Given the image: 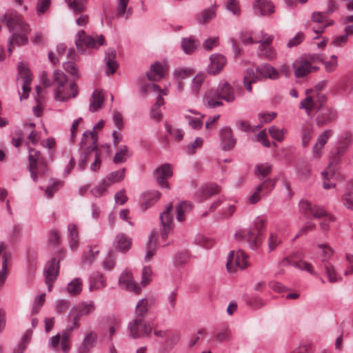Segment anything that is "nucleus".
Returning <instances> with one entry per match:
<instances>
[{
  "label": "nucleus",
  "instance_id": "obj_1",
  "mask_svg": "<svg viewBox=\"0 0 353 353\" xmlns=\"http://www.w3.org/2000/svg\"><path fill=\"white\" fill-rule=\"evenodd\" d=\"M80 157L78 161V168L84 170L86 168L87 157H94L90 164V170L92 172L98 171L101 166L102 151L97 145V137L90 130L83 132L79 144Z\"/></svg>",
  "mask_w": 353,
  "mask_h": 353
},
{
  "label": "nucleus",
  "instance_id": "obj_2",
  "mask_svg": "<svg viewBox=\"0 0 353 353\" xmlns=\"http://www.w3.org/2000/svg\"><path fill=\"white\" fill-rule=\"evenodd\" d=\"M299 108L305 109L306 114L310 116L315 110V122L318 126L328 125L334 122L338 117L337 112L327 105H318L312 97H307L299 104Z\"/></svg>",
  "mask_w": 353,
  "mask_h": 353
},
{
  "label": "nucleus",
  "instance_id": "obj_3",
  "mask_svg": "<svg viewBox=\"0 0 353 353\" xmlns=\"http://www.w3.org/2000/svg\"><path fill=\"white\" fill-rule=\"evenodd\" d=\"M256 74L254 70L248 68L246 70L245 75L243 77V85L245 89L251 92L252 88V84L256 82L259 77L264 79H270L272 80L278 79L280 77L279 71L269 63H262L256 68Z\"/></svg>",
  "mask_w": 353,
  "mask_h": 353
},
{
  "label": "nucleus",
  "instance_id": "obj_4",
  "mask_svg": "<svg viewBox=\"0 0 353 353\" xmlns=\"http://www.w3.org/2000/svg\"><path fill=\"white\" fill-rule=\"evenodd\" d=\"M299 207L306 218L323 219L320 221V227L325 232L329 230L330 223L333 222L335 219L334 216L327 213L323 208L313 205L306 200H301Z\"/></svg>",
  "mask_w": 353,
  "mask_h": 353
},
{
  "label": "nucleus",
  "instance_id": "obj_5",
  "mask_svg": "<svg viewBox=\"0 0 353 353\" xmlns=\"http://www.w3.org/2000/svg\"><path fill=\"white\" fill-rule=\"evenodd\" d=\"M266 220L263 216H257L250 225L248 231L247 242L252 250H256L265 238Z\"/></svg>",
  "mask_w": 353,
  "mask_h": 353
},
{
  "label": "nucleus",
  "instance_id": "obj_6",
  "mask_svg": "<svg viewBox=\"0 0 353 353\" xmlns=\"http://www.w3.org/2000/svg\"><path fill=\"white\" fill-rule=\"evenodd\" d=\"M152 327L142 318H134L127 326V332L132 339L148 337L152 333Z\"/></svg>",
  "mask_w": 353,
  "mask_h": 353
},
{
  "label": "nucleus",
  "instance_id": "obj_7",
  "mask_svg": "<svg viewBox=\"0 0 353 353\" xmlns=\"http://www.w3.org/2000/svg\"><path fill=\"white\" fill-rule=\"evenodd\" d=\"M75 44L77 50L81 52H83L85 48H96L100 46L104 45L105 38L102 34H101L99 37L98 40L95 41L92 37L86 35L83 30H81L77 34Z\"/></svg>",
  "mask_w": 353,
  "mask_h": 353
},
{
  "label": "nucleus",
  "instance_id": "obj_8",
  "mask_svg": "<svg viewBox=\"0 0 353 353\" xmlns=\"http://www.w3.org/2000/svg\"><path fill=\"white\" fill-rule=\"evenodd\" d=\"M248 265V256L243 250H238L235 254L231 251L228 256L226 268L229 272H233L236 268L245 269Z\"/></svg>",
  "mask_w": 353,
  "mask_h": 353
},
{
  "label": "nucleus",
  "instance_id": "obj_9",
  "mask_svg": "<svg viewBox=\"0 0 353 353\" xmlns=\"http://www.w3.org/2000/svg\"><path fill=\"white\" fill-rule=\"evenodd\" d=\"M292 68L296 78L306 77L312 72L319 70L317 65H310L309 61L303 56L295 59L292 64Z\"/></svg>",
  "mask_w": 353,
  "mask_h": 353
},
{
  "label": "nucleus",
  "instance_id": "obj_10",
  "mask_svg": "<svg viewBox=\"0 0 353 353\" xmlns=\"http://www.w3.org/2000/svg\"><path fill=\"white\" fill-rule=\"evenodd\" d=\"M59 271V261L55 258L48 261L43 270V274L48 291L52 290L54 282L56 281Z\"/></svg>",
  "mask_w": 353,
  "mask_h": 353
},
{
  "label": "nucleus",
  "instance_id": "obj_11",
  "mask_svg": "<svg viewBox=\"0 0 353 353\" xmlns=\"http://www.w3.org/2000/svg\"><path fill=\"white\" fill-rule=\"evenodd\" d=\"M154 174L155 180L160 188L170 189V185L166 179L171 177L173 174L172 166L170 164L165 163L158 167L155 170Z\"/></svg>",
  "mask_w": 353,
  "mask_h": 353
},
{
  "label": "nucleus",
  "instance_id": "obj_12",
  "mask_svg": "<svg viewBox=\"0 0 353 353\" xmlns=\"http://www.w3.org/2000/svg\"><path fill=\"white\" fill-rule=\"evenodd\" d=\"M219 141L221 148L224 151H229L235 146L236 139L233 137L230 127L225 126L219 130Z\"/></svg>",
  "mask_w": 353,
  "mask_h": 353
},
{
  "label": "nucleus",
  "instance_id": "obj_13",
  "mask_svg": "<svg viewBox=\"0 0 353 353\" xmlns=\"http://www.w3.org/2000/svg\"><path fill=\"white\" fill-rule=\"evenodd\" d=\"M172 208V204H169L166 210L160 214V220L162 225L161 232V237L163 239L168 237L173 228V217L170 214Z\"/></svg>",
  "mask_w": 353,
  "mask_h": 353
},
{
  "label": "nucleus",
  "instance_id": "obj_14",
  "mask_svg": "<svg viewBox=\"0 0 353 353\" xmlns=\"http://www.w3.org/2000/svg\"><path fill=\"white\" fill-rule=\"evenodd\" d=\"M1 22L7 26L10 32H13L18 28L21 29L24 32L28 28L27 25L25 24L17 14L12 13H6L1 19Z\"/></svg>",
  "mask_w": 353,
  "mask_h": 353
},
{
  "label": "nucleus",
  "instance_id": "obj_15",
  "mask_svg": "<svg viewBox=\"0 0 353 353\" xmlns=\"http://www.w3.org/2000/svg\"><path fill=\"white\" fill-rule=\"evenodd\" d=\"M56 86L55 90V99H64L63 94V86L65 85L68 83L67 75L61 70H55L53 72V82H52Z\"/></svg>",
  "mask_w": 353,
  "mask_h": 353
},
{
  "label": "nucleus",
  "instance_id": "obj_16",
  "mask_svg": "<svg viewBox=\"0 0 353 353\" xmlns=\"http://www.w3.org/2000/svg\"><path fill=\"white\" fill-rule=\"evenodd\" d=\"M119 285L122 289L132 291L137 294L141 291L140 288L134 281L132 274L127 271L121 273L119 279Z\"/></svg>",
  "mask_w": 353,
  "mask_h": 353
},
{
  "label": "nucleus",
  "instance_id": "obj_17",
  "mask_svg": "<svg viewBox=\"0 0 353 353\" xmlns=\"http://www.w3.org/2000/svg\"><path fill=\"white\" fill-rule=\"evenodd\" d=\"M216 90L221 100H225L228 103L234 101L236 99L234 90L227 81H221Z\"/></svg>",
  "mask_w": 353,
  "mask_h": 353
},
{
  "label": "nucleus",
  "instance_id": "obj_18",
  "mask_svg": "<svg viewBox=\"0 0 353 353\" xmlns=\"http://www.w3.org/2000/svg\"><path fill=\"white\" fill-rule=\"evenodd\" d=\"M97 338V334L94 332L87 333L83 341L77 347V353H89L90 350L96 345Z\"/></svg>",
  "mask_w": 353,
  "mask_h": 353
},
{
  "label": "nucleus",
  "instance_id": "obj_19",
  "mask_svg": "<svg viewBox=\"0 0 353 353\" xmlns=\"http://www.w3.org/2000/svg\"><path fill=\"white\" fill-rule=\"evenodd\" d=\"M210 63L208 67V72L210 74H216L223 68L226 63L224 56L219 54H213L210 57Z\"/></svg>",
  "mask_w": 353,
  "mask_h": 353
},
{
  "label": "nucleus",
  "instance_id": "obj_20",
  "mask_svg": "<svg viewBox=\"0 0 353 353\" xmlns=\"http://www.w3.org/2000/svg\"><path fill=\"white\" fill-rule=\"evenodd\" d=\"M203 104L209 108H215L223 105L216 90H210L205 94Z\"/></svg>",
  "mask_w": 353,
  "mask_h": 353
},
{
  "label": "nucleus",
  "instance_id": "obj_21",
  "mask_svg": "<svg viewBox=\"0 0 353 353\" xmlns=\"http://www.w3.org/2000/svg\"><path fill=\"white\" fill-rule=\"evenodd\" d=\"M216 15V6L213 5L203 10L196 16V22L200 25H205L215 18Z\"/></svg>",
  "mask_w": 353,
  "mask_h": 353
},
{
  "label": "nucleus",
  "instance_id": "obj_22",
  "mask_svg": "<svg viewBox=\"0 0 353 353\" xmlns=\"http://www.w3.org/2000/svg\"><path fill=\"white\" fill-rule=\"evenodd\" d=\"M116 56L117 52L114 48H108L105 53L104 58V61L106 62L108 66V74H113L119 66L117 62L115 61Z\"/></svg>",
  "mask_w": 353,
  "mask_h": 353
},
{
  "label": "nucleus",
  "instance_id": "obj_23",
  "mask_svg": "<svg viewBox=\"0 0 353 353\" xmlns=\"http://www.w3.org/2000/svg\"><path fill=\"white\" fill-rule=\"evenodd\" d=\"M165 72V69L163 65L156 61L154 64L151 65L150 69L147 72L146 75L150 80L157 81L164 77Z\"/></svg>",
  "mask_w": 353,
  "mask_h": 353
},
{
  "label": "nucleus",
  "instance_id": "obj_24",
  "mask_svg": "<svg viewBox=\"0 0 353 353\" xmlns=\"http://www.w3.org/2000/svg\"><path fill=\"white\" fill-rule=\"evenodd\" d=\"M125 171L126 169L123 168L120 170L109 173L103 179V183L106 185V186L110 187L114 183H119L124 179Z\"/></svg>",
  "mask_w": 353,
  "mask_h": 353
},
{
  "label": "nucleus",
  "instance_id": "obj_25",
  "mask_svg": "<svg viewBox=\"0 0 353 353\" xmlns=\"http://www.w3.org/2000/svg\"><path fill=\"white\" fill-rule=\"evenodd\" d=\"M333 165L334 162H330L326 169L321 172L323 179V187L325 190H328L336 185V183L329 182L330 180L335 176L336 171L337 170V168H333Z\"/></svg>",
  "mask_w": 353,
  "mask_h": 353
},
{
  "label": "nucleus",
  "instance_id": "obj_26",
  "mask_svg": "<svg viewBox=\"0 0 353 353\" xmlns=\"http://www.w3.org/2000/svg\"><path fill=\"white\" fill-rule=\"evenodd\" d=\"M314 134V128L312 123H305L301 128V145L303 147L308 145L312 139Z\"/></svg>",
  "mask_w": 353,
  "mask_h": 353
},
{
  "label": "nucleus",
  "instance_id": "obj_27",
  "mask_svg": "<svg viewBox=\"0 0 353 353\" xmlns=\"http://www.w3.org/2000/svg\"><path fill=\"white\" fill-rule=\"evenodd\" d=\"M161 196V193L157 190H154L148 192H145L143 195V201L141 203V208L146 210L153 205Z\"/></svg>",
  "mask_w": 353,
  "mask_h": 353
},
{
  "label": "nucleus",
  "instance_id": "obj_28",
  "mask_svg": "<svg viewBox=\"0 0 353 353\" xmlns=\"http://www.w3.org/2000/svg\"><path fill=\"white\" fill-rule=\"evenodd\" d=\"M28 42V37L24 32L17 33L13 32L9 38L8 50L10 53L12 52V48L15 46L24 45Z\"/></svg>",
  "mask_w": 353,
  "mask_h": 353
},
{
  "label": "nucleus",
  "instance_id": "obj_29",
  "mask_svg": "<svg viewBox=\"0 0 353 353\" xmlns=\"http://www.w3.org/2000/svg\"><path fill=\"white\" fill-rule=\"evenodd\" d=\"M63 88L62 95H63L65 99H55L56 101L65 102L71 98H75L79 94L78 87L75 82H70L69 84L67 83L65 85L63 86Z\"/></svg>",
  "mask_w": 353,
  "mask_h": 353
},
{
  "label": "nucleus",
  "instance_id": "obj_30",
  "mask_svg": "<svg viewBox=\"0 0 353 353\" xmlns=\"http://www.w3.org/2000/svg\"><path fill=\"white\" fill-rule=\"evenodd\" d=\"M131 239L123 234H117L114 239L115 248L120 252H126L131 248Z\"/></svg>",
  "mask_w": 353,
  "mask_h": 353
},
{
  "label": "nucleus",
  "instance_id": "obj_31",
  "mask_svg": "<svg viewBox=\"0 0 353 353\" xmlns=\"http://www.w3.org/2000/svg\"><path fill=\"white\" fill-rule=\"evenodd\" d=\"M68 239L70 248L77 249L79 245L78 228L74 223H70L68 226Z\"/></svg>",
  "mask_w": 353,
  "mask_h": 353
},
{
  "label": "nucleus",
  "instance_id": "obj_32",
  "mask_svg": "<svg viewBox=\"0 0 353 353\" xmlns=\"http://www.w3.org/2000/svg\"><path fill=\"white\" fill-rule=\"evenodd\" d=\"M346 141L343 143H341L336 149L334 154V158L331 162H334L333 168H337V165L340 161V157L345 154L347 150L349 145L351 143V139L346 137Z\"/></svg>",
  "mask_w": 353,
  "mask_h": 353
},
{
  "label": "nucleus",
  "instance_id": "obj_33",
  "mask_svg": "<svg viewBox=\"0 0 353 353\" xmlns=\"http://www.w3.org/2000/svg\"><path fill=\"white\" fill-rule=\"evenodd\" d=\"M130 155L128 146L125 145H120L113 157V162L115 164L125 163Z\"/></svg>",
  "mask_w": 353,
  "mask_h": 353
},
{
  "label": "nucleus",
  "instance_id": "obj_34",
  "mask_svg": "<svg viewBox=\"0 0 353 353\" xmlns=\"http://www.w3.org/2000/svg\"><path fill=\"white\" fill-rule=\"evenodd\" d=\"M164 105V99L161 94H158L156 103L152 105L150 110V117L157 121H159L162 117V113L160 108Z\"/></svg>",
  "mask_w": 353,
  "mask_h": 353
},
{
  "label": "nucleus",
  "instance_id": "obj_35",
  "mask_svg": "<svg viewBox=\"0 0 353 353\" xmlns=\"http://www.w3.org/2000/svg\"><path fill=\"white\" fill-rule=\"evenodd\" d=\"M199 45V41L192 37L181 39V48L186 54H192Z\"/></svg>",
  "mask_w": 353,
  "mask_h": 353
},
{
  "label": "nucleus",
  "instance_id": "obj_36",
  "mask_svg": "<svg viewBox=\"0 0 353 353\" xmlns=\"http://www.w3.org/2000/svg\"><path fill=\"white\" fill-rule=\"evenodd\" d=\"M219 192V187L216 184H210L201 189V195L199 202H202L207 198Z\"/></svg>",
  "mask_w": 353,
  "mask_h": 353
},
{
  "label": "nucleus",
  "instance_id": "obj_37",
  "mask_svg": "<svg viewBox=\"0 0 353 353\" xmlns=\"http://www.w3.org/2000/svg\"><path fill=\"white\" fill-rule=\"evenodd\" d=\"M73 308L74 311H77L79 315L83 316L84 315H88L93 312L95 310V305L93 301H91L88 303L83 302L81 303H79Z\"/></svg>",
  "mask_w": 353,
  "mask_h": 353
},
{
  "label": "nucleus",
  "instance_id": "obj_38",
  "mask_svg": "<svg viewBox=\"0 0 353 353\" xmlns=\"http://www.w3.org/2000/svg\"><path fill=\"white\" fill-rule=\"evenodd\" d=\"M103 102V97L98 90H94L91 96L90 103V111L92 112L97 111Z\"/></svg>",
  "mask_w": 353,
  "mask_h": 353
},
{
  "label": "nucleus",
  "instance_id": "obj_39",
  "mask_svg": "<svg viewBox=\"0 0 353 353\" xmlns=\"http://www.w3.org/2000/svg\"><path fill=\"white\" fill-rule=\"evenodd\" d=\"M148 300L147 299H140L137 303L134 314L135 318H142L144 319V317L148 312Z\"/></svg>",
  "mask_w": 353,
  "mask_h": 353
},
{
  "label": "nucleus",
  "instance_id": "obj_40",
  "mask_svg": "<svg viewBox=\"0 0 353 353\" xmlns=\"http://www.w3.org/2000/svg\"><path fill=\"white\" fill-rule=\"evenodd\" d=\"M67 291L71 296H76L82 291V280L80 278L72 279L67 285Z\"/></svg>",
  "mask_w": 353,
  "mask_h": 353
},
{
  "label": "nucleus",
  "instance_id": "obj_41",
  "mask_svg": "<svg viewBox=\"0 0 353 353\" xmlns=\"http://www.w3.org/2000/svg\"><path fill=\"white\" fill-rule=\"evenodd\" d=\"M324 267L325 274L330 283H336L342 280V277L337 274L334 267L331 263L325 262Z\"/></svg>",
  "mask_w": 353,
  "mask_h": 353
},
{
  "label": "nucleus",
  "instance_id": "obj_42",
  "mask_svg": "<svg viewBox=\"0 0 353 353\" xmlns=\"http://www.w3.org/2000/svg\"><path fill=\"white\" fill-rule=\"evenodd\" d=\"M258 54L268 60H273L276 57L275 50L270 46L260 45L258 50Z\"/></svg>",
  "mask_w": 353,
  "mask_h": 353
},
{
  "label": "nucleus",
  "instance_id": "obj_43",
  "mask_svg": "<svg viewBox=\"0 0 353 353\" xmlns=\"http://www.w3.org/2000/svg\"><path fill=\"white\" fill-rule=\"evenodd\" d=\"M192 208V205L188 201H182L176 206V219L182 222L185 221V214L190 211Z\"/></svg>",
  "mask_w": 353,
  "mask_h": 353
},
{
  "label": "nucleus",
  "instance_id": "obj_44",
  "mask_svg": "<svg viewBox=\"0 0 353 353\" xmlns=\"http://www.w3.org/2000/svg\"><path fill=\"white\" fill-rule=\"evenodd\" d=\"M87 1L88 0H65L68 7L76 14L85 11Z\"/></svg>",
  "mask_w": 353,
  "mask_h": 353
},
{
  "label": "nucleus",
  "instance_id": "obj_45",
  "mask_svg": "<svg viewBox=\"0 0 353 353\" xmlns=\"http://www.w3.org/2000/svg\"><path fill=\"white\" fill-rule=\"evenodd\" d=\"M18 70L21 78L22 84L30 85L32 77L29 69L22 62H20L18 65Z\"/></svg>",
  "mask_w": 353,
  "mask_h": 353
},
{
  "label": "nucleus",
  "instance_id": "obj_46",
  "mask_svg": "<svg viewBox=\"0 0 353 353\" xmlns=\"http://www.w3.org/2000/svg\"><path fill=\"white\" fill-rule=\"evenodd\" d=\"M90 290L93 289H100L105 286V281L103 275L99 272H96L90 277Z\"/></svg>",
  "mask_w": 353,
  "mask_h": 353
},
{
  "label": "nucleus",
  "instance_id": "obj_47",
  "mask_svg": "<svg viewBox=\"0 0 353 353\" xmlns=\"http://www.w3.org/2000/svg\"><path fill=\"white\" fill-rule=\"evenodd\" d=\"M271 170L272 165L269 163L257 165L256 166L255 174L259 180H263L270 174Z\"/></svg>",
  "mask_w": 353,
  "mask_h": 353
},
{
  "label": "nucleus",
  "instance_id": "obj_48",
  "mask_svg": "<svg viewBox=\"0 0 353 353\" xmlns=\"http://www.w3.org/2000/svg\"><path fill=\"white\" fill-rule=\"evenodd\" d=\"M28 151H29L28 159H29V163H30L29 165H30L32 166H34V165L37 166V163H39L40 161V160L43 159L44 158L41 156L40 151H39L34 148H30L28 149Z\"/></svg>",
  "mask_w": 353,
  "mask_h": 353
},
{
  "label": "nucleus",
  "instance_id": "obj_49",
  "mask_svg": "<svg viewBox=\"0 0 353 353\" xmlns=\"http://www.w3.org/2000/svg\"><path fill=\"white\" fill-rule=\"evenodd\" d=\"M286 130L284 128L280 129L274 125L269 128V132L270 136L276 141L281 142L284 139V134L286 133Z\"/></svg>",
  "mask_w": 353,
  "mask_h": 353
},
{
  "label": "nucleus",
  "instance_id": "obj_50",
  "mask_svg": "<svg viewBox=\"0 0 353 353\" xmlns=\"http://www.w3.org/2000/svg\"><path fill=\"white\" fill-rule=\"evenodd\" d=\"M256 6L262 16L270 14L274 12V6L270 1H263Z\"/></svg>",
  "mask_w": 353,
  "mask_h": 353
},
{
  "label": "nucleus",
  "instance_id": "obj_51",
  "mask_svg": "<svg viewBox=\"0 0 353 353\" xmlns=\"http://www.w3.org/2000/svg\"><path fill=\"white\" fill-rule=\"evenodd\" d=\"M276 181V179H268L259 185V186H262L261 195L268 196L274 188Z\"/></svg>",
  "mask_w": 353,
  "mask_h": 353
},
{
  "label": "nucleus",
  "instance_id": "obj_52",
  "mask_svg": "<svg viewBox=\"0 0 353 353\" xmlns=\"http://www.w3.org/2000/svg\"><path fill=\"white\" fill-rule=\"evenodd\" d=\"M10 259V256L4 252L2 255V268L0 272V286L3 285L6 276V271L8 268V263Z\"/></svg>",
  "mask_w": 353,
  "mask_h": 353
},
{
  "label": "nucleus",
  "instance_id": "obj_53",
  "mask_svg": "<svg viewBox=\"0 0 353 353\" xmlns=\"http://www.w3.org/2000/svg\"><path fill=\"white\" fill-rule=\"evenodd\" d=\"M332 135L333 131L331 129H327L318 136L316 143L319 144L320 147H324Z\"/></svg>",
  "mask_w": 353,
  "mask_h": 353
},
{
  "label": "nucleus",
  "instance_id": "obj_54",
  "mask_svg": "<svg viewBox=\"0 0 353 353\" xmlns=\"http://www.w3.org/2000/svg\"><path fill=\"white\" fill-rule=\"evenodd\" d=\"M156 250V240L152 241V238L150 237L148 240V250L145 255V261H150L155 254Z\"/></svg>",
  "mask_w": 353,
  "mask_h": 353
},
{
  "label": "nucleus",
  "instance_id": "obj_55",
  "mask_svg": "<svg viewBox=\"0 0 353 353\" xmlns=\"http://www.w3.org/2000/svg\"><path fill=\"white\" fill-rule=\"evenodd\" d=\"M276 116V112H261L258 114L259 119L260 120V123L258 125L256 126V128L261 126L263 123H269L272 121Z\"/></svg>",
  "mask_w": 353,
  "mask_h": 353
},
{
  "label": "nucleus",
  "instance_id": "obj_56",
  "mask_svg": "<svg viewBox=\"0 0 353 353\" xmlns=\"http://www.w3.org/2000/svg\"><path fill=\"white\" fill-rule=\"evenodd\" d=\"M30 341V336L27 332L21 339L20 343L14 347V353H23Z\"/></svg>",
  "mask_w": 353,
  "mask_h": 353
},
{
  "label": "nucleus",
  "instance_id": "obj_57",
  "mask_svg": "<svg viewBox=\"0 0 353 353\" xmlns=\"http://www.w3.org/2000/svg\"><path fill=\"white\" fill-rule=\"evenodd\" d=\"M103 268L108 271L112 270L115 265V258L114 255L110 252L104 258L102 263Z\"/></svg>",
  "mask_w": 353,
  "mask_h": 353
},
{
  "label": "nucleus",
  "instance_id": "obj_58",
  "mask_svg": "<svg viewBox=\"0 0 353 353\" xmlns=\"http://www.w3.org/2000/svg\"><path fill=\"white\" fill-rule=\"evenodd\" d=\"M165 130L178 141H181L183 137L184 132L182 130L173 129L168 123H165Z\"/></svg>",
  "mask_w": 353,
  "mask_h": 353
},
{
  "label": "nucleus",
  "instance_id": "obj_59",
  "mask_svg": "<svg viewBox=\"0 0 353 353\" xmlns=\"http://www.w3.org/2000/svg\"><path fill=\"white\" fill-rule=\"evenodd\" d=\"M226 9L234 15H239L241 13L238 0H228L226 4Z\"/></svg>",
  "mask_w": 353,
  "mask_h": 353
},
{
  "label": "nucleus",
  "instance_id": "obj_60",
  "mask_svg": "<svg viewBox=\"0 0 353 353\" xmlns=\"http://www.w3.org/2000/svg\"><path fill=\"white\" fill-rule=\"evenodd\" d=\"M185 119L188 120L190 127L194 130L200 129L203 125V121L201 118H194L192 116L187 115Z\"/></svg>",
  "mask_w": 353,
  "mask_h": 353
},
{
  "label": "nucleus",
  "instance_id": "obj_61",
  "mask_svg": "<svg viewBox=\"0 0 353 353\" xmlns=\"http://www.w3.org/2000/svg\"><path fill=\"white\" fill-rule=\"evenodd\" d=\"M108 188L110 187L103 183L102 180L101 183L92 188L90 192L95 197H100L107 191Z\"/></svg>",
  "mask_w": 353,
  "mask_h": 353
},
{
  "label": "nucleus",
  "instance_id": "obj_62",
  "mask_svg": "<svg viewBox=\"0 0 353 353\" xmlns=\"http://www.w3.org/2000/svg\"><path fill=\"white\" fill-rule=\"evenodd\" d=\"M343 205L348 209L353 210V193L348 192L345 193L341 198Z\"/></svg>",
  "mask_w": 353,
  "mask_h": 353
},
{
  "label": "nucleus",
  "instance_id": "obj_63",
  "mask_svg": "<svg viewBox=\"0 0 353 353\" xmlns=\"http://www.w3.org/2000/svg\"><path fill=\"white\" fill-rule=\"evenodd\" d=\"M327 14L323 12H314L312 14V21L317 23H323L326 21Z\"/></svg>",
  "mask_w": 353,
  "mask_h": 353
},
{
  "label": "nucleus",
  "instance_id": "obj_64",
  "mask_svg": "<svg viewBox=\"0 0 353 353\" xmlns=\"http://www.w3.org/2000/svg\"><path fill=\"white\" fill-rule=\"evenodd\" d=\"M345 259L347 264L344 272V275L348 276L350 274H353V255L349 253L346 254Z\"/></svg>",
  "mask_w": 353,
  "mask_h": 353
}]
</instances>
